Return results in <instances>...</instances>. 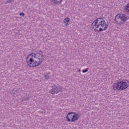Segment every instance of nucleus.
I'll return each mask as SVG.
<instances>
[{"label":"nucleus","mask_w":129,"mask_h":129,"mask_svg":"<svg viewBox=\"0 0 129 129\" xmlns=\"http://www.w3.org/2000/svg\"><path fill=\"white\" fill-rule=\"evenodd\" d=\"M26 61L29 67H38L44 61V55L41 53H32L27 55Z\"/></svg>","instance_id":"nucleus-1"},{"label":"nucleus","mask_w":129,"mask_h":129,"mask_svg":"<svg viewBox=\"0 0 129 129\" xmlns=\"http://www.w3.org/2000/svg\"><path fill=\"white\" fill-rule=\"evenodd\" d=\"M91 28L95 32H102L108 28V23L102 18H98L93 22Z\"/></svg>","instance_id":"nucleus-2"},{"label":"nucleus","mask_w":129,"mask_h":129,"mask_svg":"<svg viewBox=\"0 0 129 129\" xmlns=\"http://www.w3.org/2000/svg\"><path fill=\"white\" fill-rule=\"evenodd\" d=\"M129 20V15L124 14H119L115 17V23L117 25H123L124 22H126Z\"/></svg>","instance_id":"nucleus-3"},{"label":"nucleus","mask_w":129,"mask_h":129,"mask_svg":"<svg viewBox=\"0 0 129 129\" xmlns=\"http://www.w3.org/2000/svg\"><path fill=\"white\" fill-rule=\"evenodd\" d=\"M128 87L127 82L124 81H119L116 84H114L112 88L114 90H118L121 91L126 89Z\"/></svg>","instance_id":"nucleus-4"},{"label":"nucleus","mask_w":129,"mask_h":129,"mask_svg":"<svg viewBox=\"0 0 129 129\" xmlns=\"http://www.w3.org/2000/svg\"><path fill=\"white\" fill-rule=\"evenodd\" d=\"M66 118L69 122H74L78 120V115L75 112H70L67 115Z\"/></svg>","instance_id":"nucleus-5"},{"label":"nucleus","mask_w":129,"mask_h":129,"mask_svg":"<svg viewBox=\"0 0 129 129\" xmlns=\"http://www.w3.org/2000/svg\"><path fill=\"white\" fill-rule=\"evenodd\" d=\"M61 90L60 89L59 87H57V86H54L51 90L50 93L51 94H57L58 92H61Z\"/></svg>","instance_id":"nucleus-6"},{"label":"nucleus","mask_w":129,"mask_h":129,"mask_svg":"<svg viewBox=\"0 0 129 129\" xmlns=\"http://www.w3.org/2000/svg\"><path fill=\"white\" fill-rule=\"evenodd\" d=\"M69 22H70V19L68 17L66 18L63 21L64 24H65V25L67 27L68 25H69Z\"/></svg>","instance_id":"nucleus-7"},{"label":"nucleus","mask_w":129,"mask_h":129,"mask_svg":"<svg viewBox=\"0 0 129 129\" xmlns=\"http://www.w3.org/2000/svg\"><path fill=\"white\" fill-rule=\"evenodd\" d=\"M62 1L63 0H52V3L55 5L58 4H60L62 3Z\"/></svg>","instance_id":"nucleus-8"},{"label":"nucleus","mask_w":129,"mask_h":129,"mask_svg":"<svg viewBox=\"0 0 129 129\" xmlns=\"http://www.w3.org/2000/svg\"><path fill=\"white\" fill-rule=\"evenodd\" d=\"M124 11H125V12L127 13H129V3L125 6Z\"/></svg>","instance_id":"nucleus-9"},{"label":"nucleus","mask_w":129,"mask_h":129,"mask_svg":"<svg viewBox=\"0 0 129 129\" xmlns=\"http://www.w3.org/2000/svg\"><path fill=\"white\" fill-rule=\"evenodd\" d=\"M88 71V70H83V73H86Z\"/></svg>","instance_id":"nucleus-10"},{"label":"nucleus","mask_w":129,"mask_h":129,"mask_svg":"<svg viewBox=\"0 0 129 129\" xmlns=\"http://www.w3.org/2000/svg\"><path fill=\"white\" fill-rule=\"evenodd\" d=\"M20 16H22V17H24V13H20Z\"/></svg>","instance_id":"nucleus-11"},{"label":"nucleus","mask_w":129,"mask_h":129,"mask_svg":"<svg viewBox=\"0 0 129 129\" xmlns=\"http://www.w3.org/2000/svg\"><path fill=\"white\" fill-rule=\"evenodd\" d=\"M45 77L46 78V79H49V77H47V76H45Z\"/></svg>","instance_id":"nucleus-12"}]
</instances>
